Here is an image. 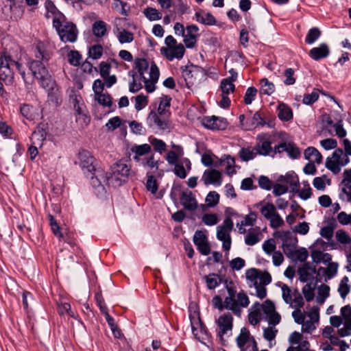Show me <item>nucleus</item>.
Segmentation results:
<instances>
[{"mask_svg": "<svg viewBox=\"0 0 351 351\" xmlns=\"http://www.w3.org/2000/svg\"><path fill=\"white\" fill-rule=\"evenodd\" d=\"M51 58V53L43 43H39L34 49V59L28 61V66L40 86L47 90V101L54 106H58L62 103L61 93L46 67Z\"/></svg>", "mask_w": 351, "mask_h": 351, "instance_id": "nucleus-1", "label": "nucleus"}, {"mask_svg": "<svg viewBox=\"0 0 351 351\" xmlns=\"http://www.w3.org/2000/svg\"><path fill=\"white\" fill-rule=\"evenodd\" d=\"M281 290L282 298L284 302L295 308L292 312V317L295 322L299 324H303L304 316L301 312V308L304 305V301L302 294L298 289H295L293 291H292L290 287L286 284L282 285Z\"/></svg>", "mask_w": 351, "mask_h": 351, "instance_id": "nucleus-2", "label": "nucleus"}, {"mask_svg": "<svg viewBox=\"0 0 351 351\" xmlns=\"http://www.w3.org/2000/svg\"><path fill=\"white\" fill-rule=\"evenodd\" d=\"M15 71L19 72L24 82L27 83L25 73L22 65L19 62L14 60L11 56L6 52L1 53L0 56V81H3L5 84H12Z\"/></svg>", "mask_w": 351, "mask_h": 351, "instance_id": "nucleus-3", "label": "nucleus"}, {"mask_svg": "<svg viewBox=\"0 0 351 351\" xmlns=\"http://www.w3.org/2000/svg\"><path fill=\"white\" fill-rule=\"evenodd\" d=\"M110 183L114 186H120L128 182L129 177L134 174L130 165L123 160H118L110 166Z\"/></svg>", "mask_w": 351, "mask_h": 351, "instance_id": "nucleus-4", "label": "nucleus"}, {"mask_svg": "<svg viewBox=\"0 0 351 351\" xmlns=\"http://www.w3.org/2000/svg\"><path fill=\"white\" fill-rule=\"evenodd\" d=\"M52 22L61 41L66 43H75L77 40L78 30L73 23L68 21L65 16L61 19H53Z\"/></svg>", "mask_w": 351, "mask_h": 351, "instance_id": "nucleus-5", "label": "nucleus"}, {"mask_svg": "<svg viewBox=\"0 0 351 351\" xmlns=\"http://www.w3.org/2000/svg\"><path fill=\"white\" fill-rule=\"evenodd\" d=\"M234 228L232 219H224L223 223L217 227V239L222 241V248L228 252L231 247L230 232Z\"/></svg>", "mask_w": 351, "mask_h": 351, "instance_id": "nucleus-6", "label": "nucleus"}, {"mask_svg": "<svg viewBox=\"0 0 351 351\" xmlns=\"http://www.w3.org/2000/svg\"><path fill=\"white\" fill-rule=\"evenodd\" d=\"M350 162L348 157L344 155L341 149H336L331 157H328L326 160V167L334 174H337L341 171V167L346 166Z\"/></svg>", "mask_w": 351, "mask_h": 351, "instance_id": "nucleus-7", "label": "nucleus"}, {"mask_svg": "<svg viewBox=\"0 0 351 351\" xmlns=\"http://www.w3.org/2000/svg\"><path fill=\"white\" fill-rule=\"evenodd\" d=\"M79 165L86 176L93 174L97 165V160L87 150L82 149L78 154Z\"/></svg>", "mask_w": 351, "mask_h": 351, "instance_id": "nucleus-8", "label": "nucleus"}, {"mask_svg": "<svg viewBox=\"0 0 351 351\" xmlns=\"http://www.w3.org/2000/svg\"><path fill=\"white\" fill-rule=\"evenodd\" d=\"M267 135L265 134H259L257 136V139L259 141V143H257L254 147L257 155H261L264 156H270L274 158L278 152H276V146L272 148L271 143L267 139Z\"/></svg>", "mask_w": 351, "mask_h": 351, "instance_id": "nucleus-9", "label": "nucleus"}, {"mask_svg": "<svg viewBox=\"0 0 351 351\" xmlns=\"http://www.w3.org/2000/svg\"><path fill=\"white\" fill-rule=\"evenodd\" d=\"M182 76L186 83V86L190 88L196 82L200 73V67L193 64L182 66Z\"/></svg>", "mask_w": 351, "mask_h": 351, "instance_id": "nucleus-10", "label": "nucleus"}, {"mask_svg": "<svg viewBox=\"0 0 351 351\" xmlns=\"http://www.w3.org/2000/svg\"><path fill=\"white\" fill-rule=\"evenodd\" d=\"M217 326L219 328L218 335L221 342L224 341L223 336L228 331L231 332L233 328V317L230 313H224L219 316L217 321Z\"/></svg>", "mask_w": 351, "mask_h": 351, "instance_id": "nucleus-11", "label": "nucleus"}, {"mask_svg": "<svg viewBox=\"0 0 351 351\" xmlns=\"http://www.w3.org/2000/svg\"><path fill=\"white\" fill-rule=\"evenodd\" d=\"M224 285L228 293V296L224 299V303L226 304V309L232 311V313H239V308L234 302V298L237 295L234 283L232 280H225Z\"/></svg>", "mask_w": 351, "mask_h": 351, "instance_id": "nucleus-12", "label": "nucleus"}, {"mask_svg": "<svg viewBox=\"0 0 351 351\" xmlns=\"http://www.w3.org/2000/svg\"><path fill=\"white\" fill-rule=\"evenodd\" d=\"M160 53L168 60L173 61L174 59L180 60L185 53V48L182 43L172 47H162L160 49Z\"/></svg>", "mask_w": 351, "mask_h": 351, "instance_id": "nucleus-13", "label": "nucleus"}, {"mask_svg": "<svg viewBox=\"0 0 351 351\" xmlns=\"http://www.w3.org/2000/svg\"><path fill=\"white\" fill-rule=\"evenodd\" d=\"M167 117H161L154 110L149 113L147 117V123L150 128L156 127L160 130H169L168 122L165 120Z\"/></svg>", "mask_w": 351, "mask_h": 351, "instance_id": "nucleus-14", "label": "nucleus"}, {"mask_svg": "<svg viewBox=\"0 0 351 351\" xmlns=\"http://www.w3.org/2000/svg\"><path fill=\"white\" fill-rule=\"evenodd\" d=\"M193 240L197 250L202 255L207 256L210 254V247L208 239L202 230H197L194 234Z\"/></svg>", "mask_w": 351, "mask_h": 351, "instance_id": "nucleus-15", "label": "nucleus"}, {"mask_svg": "<svg viewBox=\"0 0 351 351\" xmlns=\"http://www.w3.org/2000/svg\"><path fill=\"white\" fill-rule=\"evenodd\" d=\"M149 75V78L145 77L141 79L145 84V88L147 92L152 93L156 89L155 84L158 82L160 75L159 69L154 62H152L150 65Z\"/></svg>", "mask_w": 351, "mask_h": 351, "instance_id": "nucleus-16", "label": "nucleus"}, {"mask_svg": "<svg viewBox=\"0 0 351 351\" xmlns=\"http://www.w3.org/2000/svg\"><path fill=\"white\" fill-rule=\"evenodd\" d=\"M202 125L210 130H222L227 128L228 122L224 118L212 116L204 117L202 119Z\"/></svg>", "mask_w": 351, "mask_h": 351, "instance_id": "nucleus-17", "label": "nucleus"}, {"mask_svg": "<svg viewBox=\"0 0 351 351\" xmlns=\"http://www.w3.org/2000/svg\"><path fill=\"white\" fill-rule=\"evenodd\" d=\"M201 180L206 186L213 184L219 186L222 183L221 173L214 169L205 170Z\"/></svg>", "mask_w": 351, "mask_h": 351, "instance_id": "nucleus-18", "label": "nucleus"}, {"mask_svg": "<svg viewBox=\"0 0 351 351\" xmlns=\"http://www.w3.org/2000/svg\"><path fill=\"white\" fill-rule=\"evenodd\" d=\"M276 152L282 154L287 152L289 157L292 159L298 158L301 154L300 149L294 143L281 142L276 145Z\"/></svg>", "mask_w": 351, "mask_h": 351, "instance_id": "nucleus-19", "label": "nucleus"}, {"mask_svg": "<svg viewBox=\"0 0 351 351\" xmlns=\"http://www.w3.org/2000/svg\"><path fill=\"white\" fill-rule=\"evenodd\" d=\"M180 202L187 210H194L197 208L196 199L191 191L186 190L182 192Z\"/></svg>", "mask_w": 351, "mask_h": 351, "instance_id": "nucleus-20", "label": "nucleus"}, {"mask_svg": "<svg viewBox=\"0 0 351 351\" xmlns=\"http://www.w3.org/2000/svg\"><path fill=\"white\" fill-rule=\"evenodd\" d=\"M266 125L269 128L273 126L271 123L265 121L262 113L260 111H258L254 114L251 119L249 121V125H246L245 130H250L258 127H264Z\"/></svg>", "mask_w": 351, "mask_h": 351, "instance_id": "nucleus-21", "label": "nucleus"}, {"mask_svg": "<svg viewBox=\"0 0 351 351\" xmlns=\"http://www.w3.org/2000/svg\"><path fill=\"white\" fill-rule=\"evenodd\" d=\"M329 54L330 49L326 43H322L318 47L312 48L308 53L309 56L314 60L325 58Z\"/></svg>", "mask_w": 351, "mask_h": 351, "instance_id": "nucleus-22", "label": "nucleus"}, {"mask_svg": "<svg viewBox=\"0 0 351 351\" xmlns=\"http://www.w3.org/2000/svg\"><path fill=\"white\" fill-rule=\"evenodd\" d=\"M130 150L134 154L133 159L136 162H140L142 160L141 156L149 154L152 152V147L150 145L145 143L142 145H135L131 147Z\"/></svg>", "mask_w": 351, "mask_h": 351, "instance_id": "nucleus-23", "label": "nucleus"}, {"mask_svg": "<svg viewBox=\"0 0 351 351\" xmlns=\"http://www.w3.org/2000/svg\"><path fill=\"white\" fill-rule=\"evenodd\" d=\"M171 98L167 95H163L160 98V102L157 108L158 114L161 117H169L170 112L169 108L171 106Z\"/></svg>", "mask_w": 351, "mask_h": 351, "instance_id": "nucleus-24", "label": "nucleus"}, {"mask_svg": "<svg viewBox=\"0 0 351 351\" xmlns=\"http://www.w3.org/2000/svg\"><path fill=\"white\" fill-rule=\"evenodd\" d=\"M113 32L121 44L130 43L134 40V34L125 29L117 27Z\"/></svg>", "mask_w": 351, "mask_h": 351, "instance_id": "nucleus-25", "label": "nucleus"}, {"mask_svg": "<svg viewBox=\"0 0 351 351\" xmlns=\"http://www.w3.org/2000/svg\"><path fill=\"white\" fill-rule=\"evenodd\" d=\"M278 117L282 121H289L293 119L292 109L284 103H280L277 108Z\"/></svg>", "mask_w": 351, "mask_h": 351, "instance_id": "nucleus-26", "label": "nucleus"}, {"mask_svg": "<svg viewBox=\"0 0 351 351\" xmlns=\"http://www.w3.org/2000/svg\"><path fill=\"white\" fill-rule=\"evenodd\" d=\"M280 180L289 184L291 192L297 193L300 187L299 178L295 173H287L285 176L282 177Z\"/></svg>", "mask_w": 351, "mask_h": 351, "instance_id": "nucleus-27", "label": "nucleus"}, {"mask_svg": "<svg viewBox=\"0 0 351 351\" xmlns=\"http://www.w3.org/2000/svg\"><path fill=\"white\" fill-rule=\"evenodd\" d=\"M306 160L320 164L322 162V156L320 152L314 147H307L304 152Z\"/></svg>", "mask_w": 351, "mask_h": 351, "instance_id": "nucleus-28", "label": "nucleus"}, {"mask_svg": "<svg viewBox=\"0 0 351 351\" xmlns=\"http://www.w3.org/2000/svg\"><path fill=\"white\" fill-rule=\"evenodd\" d=\"M47 10L45 16L47 19L53 17V19H63L64 16L57 9L53 3L50 0H47L45 3Z\"/></svg>", "mask_w": 351, "mask_h": 351, "instance_id": "nucleus-29", "label": "nucleus"}, {"mask_svg": "<svg viewBox=\"0 0 351 351\" xmlns=\"http://www.w3.org/2000/svg\"><path fill=\"white\" fill-rule=\"evenodd\" d=\"M150 66L148 61L143 58H136L134 60V69L137 71L136 74L141 78H144L146 73Z\"/></svg>", "mask_w": 351, "mask_h": 351, "instance_id": "nucleus-30", "label": "nucleus"}, {"mask_svg": "<svg viewBox=\"0 0 351 351\" xmlns=\"http://www.w3.org/2000/svg\"><path fill=\"white\" fill-rule=\"evenodd\" d=\"M173 148L175 149V151H169L165 156L166 160L171 165L178 163L179 156L183 154V149L181 146L173 145Z\"/></svg>", "mask_w": 351, "mask_h": 351, "instance_id": "nucleus-31", "label": "nucleus"}, {"mask_svg": "<svg viewBox=\"0 0 351 351\" xmlns=\"http://www.w3.org/2000/svg\"><path fill=\"white\" fill-rule=\"evenodd\" d=\"M234 302L237 305L239 308V313H233L234 315L237 316H240L241 313V308L247 307L250 304L249 298L247 295L243 292L241 291L237 293L236 298H234Z\"/></svg>", "mask_w": 351, "mask_h": 351, "instance_id": "nucleus-32", "label": "nucleus"}, {"mask_svg": "<svg viewBox=\"0 0 351 351\" xmlns=\"http://www.w3.org/2000/svg\"><path fill=\"white\" fill-rule=\"evenodd\" d=\"M196 21L207 25H213L216 23L215 18L209 12L201 11L195 13Z\"/></svg>", "mask_w": 351, "mask_h": 351, "instance_id": "nucleus-33", "label": "nucleus"}, {"mask_svg": "<svg viewBox=\"0 0 351 351\" xmlns=\"http://www.w3.org/2000/svg\"><path fill=\"white\" fill-rule=\"evenodd\" d=\"M46 138V132L43 129H38L35 130L30 138L32 144L41 147L43 143Z\"/></svg>", "mask_w": 351, "mask_h": 351, "instance_id": "nucleus-34", "label": "nucleus"}, {"mask_svg": "<svg viewBox=\"0 0 351 351\" xmlns=\"http://www.w3.org/2000/svg\"><path fill=\"white\" fill-rule=\"evenodd\" d=\"M258 229H250L245 237V243L247 245H254L261 240Z\"/></svg>", "mask_w": 351, "mask_h": 351, "instance_id": "nucleus-35", "label": "nucleus"}, {"mask_svg": "<svg viewBox=\"0 0 351 351\" xmlns=\"http://www.w3.org/2000/svg\"><path fill=\"white\" fill-rule=\"evenodd\" d=\"M251 339L249 330L243 327L241 329L239 335L237 337V344L241 350H245L246 343Z\"/></svg>", "mask_w": 351, "mask_h": 351, "instance_id": "nucleus-36", "label": "nucleus"}, {"mask_svg": "<svg viewBox=\"0 0 351 351\" xmlns=\"http://www.w3.org/2000/svg\"><path fill=\"white\" fill-rule=\"evenodd\" d=\"M107 25L103 21H97L93 25V33L97 38L104 36L107 33Z\"/></svg>", "mask_w": 351, "mask_h": 351, "instance_id": "nucleus-37", "label": "nucleus"}, {"mask_svg": "<svg viewBox=\"0 0 351 351\" xmlns=\"http://www.w3.org/2000/svg\"><path fill=\"white\" fill-rule=\"evenodd\" d=\"M204 278L208 289H215L221 283V280L220 276L214 273L205 276Z\"/></svg>", "mask_w": 351, "mask_h": 351, "instance_id": "nucleus-38", "label": "nucleus"}, {"mask_svg": "<svg viewBox=\"0 0 351 351\" xmlns=\"http://www.w3.org/2000/svg\"><path fill=\"white\" fill-rule=\"evenodd\" d=\"M260 271L255 268H251L246 271L245 276L249 281L250 287L256 286L258 284Z\"/></svg>", "mask_w": 351, "mask_h": 351, "instance_id": "nucleus-39", "label": "nucleus"}, {"mask_svg": "<svg viewBox=\"0 0 351 351\" xmlns=\"http://www.w3.org/2000/svg\"><path fill=\"white\" fill-rule=\"evenodd\" d=\"M143 12L146 18L151 21L160 20L162 16L160 12L152 7L145 8Z\"/></svg>", "mask_w": 351, "mask_h": 351, "instance_id": "nucleus-40", "label": "nucleus"}, {"mask_svg": "<svg viewBox=\"0 0 351 351\" xmlns=\"http://www.w3.org/2000/svg\"><path fill=\"white\" fill-rule=\"evenodd\" d=\"M322 32L318 27L310 29L306 36L305 42L308 45L313 44L321 36Z\"/></svg>", "mask_w": 351, "mask_h": 351, "instance_id": "nucleus-41", "label": "nucleus"}, {"mask_svg": "<svg viewBox=\"0 0 351 351\" xmlns=\"http://www.w3.org/2000/svg\"><path fill=\"white\" fill-rule=\"evenodd\" d=\"M75 117L77 123L79 124L82 128L87 126L90 121V117L85 112V108L80 111H77Z\"/></svg>", "mask_w": 351, "mask_h": 351, "instance_id": "nucleus-42", "label": "nucleus"}, {"mask_svg": "<svg viewBox=\"0 0 351 351\" xmlns=\"http://www.w3.org/2000/svg\"><path fill=\"white\" fill-rule=\"evenodd\" d=\"M261 93L264 95H270L275 90V86L272 82H269L267 78L261 80Z\"/></svg>", "mask_w": 351, "mask_h": 351, "instance_id": "nucleus-43", "label": "nucleus"}, {"mask_svg": "<svg viewBox=\"0 0 351 351\" xmlns=\"http://www.w3.org/2000/svg\"><path fill=\"white\" fill-rule=\"evenodd\" d=\"M69 101L71 104H73L75 112L80 111L81 110L86 108L82 98L80 95L76 93L71 95Z\"/></svg>", "mask_w": 351, "mask_h": 351, "instance_id": "nucleus-44", "label": "nucleus"}, {"mask_svg": "<svg viewBox=\"0 0 351 351\" xmlns=\"http://www.w3.org/2000/svg\"><path fill=\"white\" fill-rule=\"evenodd\" d=\"M239 155L243 161L247 162L254 159L257 154L256 150H254V147L252 149L247 147L241 149Z\"/></svg>", "mask_w": 351, "mask_h": 351, "instance_id": "nucleus-45", "label": "nucleus"}, {"mask_svg": "<svg viewBox=\"0 0 351 351\" xmlns=\"http://www.w3.org/2000/svg\"><path fill=\"white\" fill-rule=\"evenodd\" d=\"M94 176H95L99 180H100L101 182L103 184H111L110 183V171L108 173H106L102 169L95 167V171H93V174Z\"/></svg>", "mask_w": 351, "mask_h": 351, "instance_id": "nucleus-46", "label": "nucleus"}, {"mask_svg": "<svg viewBox=\"0 0 351 351\" xmlns=\"http://www.w3.org/2000/svg\"><path fill=\"white\" fill-rule=\"evenodd\" d=\"M260 211L263 216L268 220L276 213V208L273 204L267 203L261 207Z\"/></svg>", "mask_w": 351, "mask_h": 351, "instance_id": "nucleus-47", "label": "nucleus"}, {"mask_svg": "<svg viewBox=\"0 0 351 351\" xmlns=\"http://www.w3.org/2000/svg\"><path fill=\"white\" fill-rule=\"evenodd\" d=\"M192 331L195 338L200 342H203L204 340L208 338V332L206 326H201L200 329L198 330L192 326Z\"/></svg>", "mask_w": 351, "mask_h": 351, "instance_id": "nucleus-48", "label": "nucleus"}, {"mask_svg": "<svg viewBox=\"0 0 351 351\" xmlns=\"http://www.w3.org/2000/svg\"><path fill=\"white\" fill-rule=\"evenodd\" d=\"M219 195L216 191H210L206 197V206L213 208L217 206L219 202Z\"/></svg>", "mask_w": 351, "mask_h": 351, "instance_id": "nucleus-49", "label": "nucleus"}, {"mask_svg": "<svg viewBox=\"0 0 351 351\" xmlns=\"http://www.w3.org/2000/svg\"><path fill=\"white\" fill-rule=\"evenodd\" d=\"M132 81L130 82L129 84V90L130 92L132 93H136L138 90H140L142 88V84L141 81L142 79H141V77L138 78V76L136 75V73H134L132 75Z\"/></svg>", "mask_w": 351, "mask_h": 351, "instance_id": "nucleus-50", "label": "nucleus"}, {"mask_svg": "<svg viewBox=\"0 0 351 351\" xmlns=\"http://www.w3.org/2000/svg\"><path fill=\"white\" fill-rule=\"evenodd\" d=\"M95 100L103 106L110 107L112 104V97L108 93L96 95Z\"/></svg>", "mask_w": 351, "mask_h": 351, "instance_id": "nucleus-51", "label": "nucleus"}, {"mask_svg": "<svg viewBox=\"0 0 351 351\" xmlns=\"http://www.w3.org/2000/svg\"><path fill=\"white\" fill-rule=\"evenodd\" d=\"M330 288L326 285H322L318 288V295L317 296V302L319 304H323L325 300L329 296Z\"/></svg>", "mask_w": 351, "mask_h": 351, "instance_id": "nucleus-52", "label": "nucleus"}, {"mask_svg": "<svg viewBox=\"0 0 351 351\" xmlns=\"http://www.w3.org/2000/svg\"><path fill=\"white\" fill-rule=\"evenodd\" d=\"M337 269L338 264L337 263L332 262L329 263L326 269L324 267H320L319 271H323L328 278H332L337 274Z\"/></svg>", "mask_w": 351, "mask_h": 351, "instance_id": "nucleus-53", "label": "nucleus"}, {"mask_svg": "<svg viewBox=\"0 0 351 351\" xmlns=\"http://www.w3.org/2000/svg\"><path fill=\"white\" fill-rule=\"evenodd\" d=\"M319 90L317 88H314L313 92L310 94H305L304 95L302 102L306 105H311L317 101L319 99Z\"/></svg>", "mask_w": 351, "mask_h": 351, "instance_id": "nucleus-54", "label": "nucleus"}, {"mask_svg": "<svg viewBox=\"0 0 351 351\" xmlns=\"http://www.w3.org/2000/svg\"><path fill=\"white\" fill-rule=\"evenodd\" d=\"M220 88L223 95H229L235 90V86L229 79H223L221 82Z\"/></svg>", "mask_w": 351, "mask_h": 351, "instance_id": "nucleus-55", "label": "nucleus"}, {"mask_svg": "<svg viewBox=\"0 0 351 351\" xmlns=\"http://www.w3.org/2000/svg\"><path fill=\"white\" fill-rule=\"evenodd\" d=\"M149 141L156 152L162 154L166 150L167 145L163 141L156 138H149Z\"/></svg>", "mask_w": 351, "mask_h": 351, "instance_id": "nucleus-56", "label": "nucleus"}, {"mask_svg": "<svg viewBox=\"0 0 351 351\" xmlns=\"http://www.w3.org/2000/svg\"><path fill=\"white\" fill-rule=\"evenodd\" d=\"M140 164L143 167H149L151 169L155 168L156 169H158L159 161L154 160V154H152L149 157L142 158Z\"/></svg>", "mask_w": 351, "mask_h": 351, "instance_id": "nucleus-57", "label": "nucleus"}, {"mask_svg": "<svg viewBox=\"0 0 351 351\" xmlns=\"http://www.w3.org/2000/svg\"><path fill=\"white\" fill-rule=\"evenodd\" d=\"M135 109L137 111L142 110L148 104V97L147 95L140 94L134 97Z\"/></svg>", "mask_w": 351, "mask_h": 351, "instance_id": "nucleus-58", "label": "nucleus"}, {"mask_svg": "<svg viewBox=\"0 0 351 351\" xmlns=\"http://www.w3.org/2000/svg\"><path fill=\"white\" fill-rule=\"evenodd\" d=\"M147 180L146 182V189L148 191H150L152 194H156L158 185L157 183V180L154 178L153 176L147 175Z\"/></svg>", "mask_w": 351, "mask_h": 351, "instance_id": "nucleus-59", "label": "nucleus"}, {"mask_svg": "<svg viewBox=\"0 0 351 351\" xmlns=\"http://www.w3.org/2000/svg\"><path fill=\"white\" fill-rule=\"evenodd\" d=\"M202 222L208 226L216 225L219 222L218 217L216 214H204L202 217Z\"/></svg>", "mask_w": 351, "mask_h": 351, "instance_id": "nucleus-60", "label": "nucleus"}, {"mask_svg": "<svg viewBox=\"0 0 351 351\" xmlns=\"http://www.w3.org/2000/svg\"><path fill=\"white\" fill-rule=\"evenodd\" d=\"M103 54V47L100 45H95L92 46L88 50L89 57L97 60L101 57Z\"/></svg>", "mask_w": 351, "mask_h": 351, "instance_id": "nucleus-61", "label": "nucleus"}, {"mask_svg": "<svg viewBox=\"0 0 351 351\" xmlns=\"http://www.w3.org/2000/svg\"><path fill=\"white\" fill-rule=\"evenodd\" d=\"M256 93L257 89L255 87L251 86L247 88L244 97L245 104L247 105L251 104L254 100Z\"/></svg>", "mask_w": 351, "mask_h": 351, "instance_id": "nucleus-62", "label": "nucleus"}, {"mask_svg": "<svg viewBox=\"0 0 351 351\" xmlns=\"http://www.w3.org/2000/svg\"><path fill=\"white\" fill-rule=\"evenodd\" d=\"M268 220L269 221L271 228L274 229L281 227L285 223L282 218L277 212Z\"/></svg>", "mask_w": 351, "mask_h": 351, "instance_id": "nucleus-63", "label": "nucleus"}, {"mask_svg": "<svg viewBox=\"0 0 351 351\" xmlns=\"http://www.w3.org/2000/svg\"><path fill=\"white\" fill-rule=\"evenodd\" d=\"M341 315L344 323L351 324V306L350 305H346L341 308Z\"/></svg>", "mask_w": 351, "mask_h": 351, "instance_id": "nucleus-64", "label": "nucleus"}]
</instances>
